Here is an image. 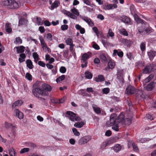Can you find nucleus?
<instances>
[{"mask_svg": "<svg viewBox=\"0 0 156 156\" xmlns=\"http://www.w3.org/2000/svg\"><path fill=\"white\" fill-rule=\"evenodd\" d=\"M2 5L8 6L10 9H17L20 6V3L15 0H5L1 3Z\"/></svg>", "mask_w": 156, "mask_h": 156, "instance_id": "f257e3e1", "label": "nucleus"}, {"mask_svg": "<svg viewBox=\"0 0 156 156\" xmlns=\"http://www.w3.org/2000/svg\"><path fill=\"white\" fill-rule=\"evenodd\" d=\"M125 117L124 113L123 112L121 113L116 119L118 123L122 125H129L131 122V117L127 118L126 119Z\"/></svg>", "mask_w": 156, "mask_h": 156, "instance_id": "f03ea898", "label": "nucleus"}, {"mask_svg": "<svg viewBox=\"0 0 156 156\" xmlns=\"http://www.w3.org/2000/svg\"><path fill=\"white\" fill-rule=\"evenodd\" d=\"M32 92L34 95L36 97H38V94L43 96L47 95V93L46 92H44L43 90L40 88L37 83H36L33 85Z\"/></svg>", "mask_w": 156, "mask_h": 156, "instance_id": "7ed1b4c3", "label": "nucleus"}, {"mask_svg": "<svg viewBox=\"0 0 156 156\" xmlns=\"http://www.w3.org/2000/svg\"><path fill=\"white\" fill-rule=\"evenodd\" d=\"M124 72L123 70L118 69L117 70V78L119 80V87H121L123 85L124 82Z\"/></svg>", "mask_w": 156, "mask_h": 156, "instance_id": "20e7f679", "label": "nucleus"}, {"mask_svg": "<svg viewBox=\"0 0 156 156\" xmlns=\"http://www.w3.org/2000/svg\"><path fill=\"white\" fill-rule=\"evenodd\" d=\"M92 139V136L90 135H86L80 138L78 141L80 145H84L90 141Z\"/></svg>", "mask_w": 156, "mask_h": 156, "instance_id": "39448f33", "label": "nucleus"}, {"mask_svg": "<svg viewBox=\"0 0 156 156\" xmlns=\"http://www.w3.org/2000/svg\"><path fill=\"white\" fill-rule=\"evenodd\" d=\"M67 116L72 121H79L80 120V117L76 116V114L71 111L66 112Z\"/></svg>", "mask_w": 156, "mask_h": 156, "instance_id": "423d86ee", "label": "nucleus"}, {"mask_svg": "<svg viewBox=\"0 0 156 156\" xmlns=\"http://www.w3.org/2000/svg\"><path fill=\"white\" fill-rule=\"evenodd\" d=\"M39 39L43 50L46 52H49L50 49L47 46L43 37L41 36H39Z\"/></svg>", "mask_w": 156, "mask_h": 156, "instance_id": "0eeeda50", "label": "nucleus"}, {"mask_svg": "<svg viewBox=\"0 0 156 156\" xmlns=\"http://www.w3.org/2000/svg\"><path fill=\"white\" fill-rule=\"evenodd\" d=\"M116 115L115 114H112L110 117V120L106 122V124L108 126H111L118 122L116 120Z\"/></svg>", "mask_w": 156, "mask_h": 156, "instance_id": "6e6552de", "label": "nucleus"}, {"mask_svg": "<svg viewBox=\"0 0 156 156\" xmlns=\"http://www.w3.org/2000/svg\"><path fill=\"white\" fill-rule=\"evenodd\" d=\"M117 7V5L115 4H105L103 5L102 6V9L105 10L112 9Z\"/></svg>", "mask_w": 156, "mask_h": 156, "instance_id": "1a4fd4ad", "label": "nucleus"}, {"mask_svg": "<svg viewBox=\"0 0 156 156\" xmlns=\"http://www.w3.org/2000/svg\"><path fill=\"white\" fill-rule=\"evenodd\" d=\"M73 40L70 38H67L65 40V43L67 45L69 46V50L72 53L74 51L73 49L75 45L73 44Z\"/></svg>", "mask_w": 156, "mask_h": 156, "instance_id": "9d476101", "label": "nucleus"}, {"mask_svg": "<svg viewBox=\"0 0 156 156\" xmlns=\"http://www.w3.org/2000/svg\"><path fill=\"white\" fill-rule=\"evenodd\" d=\"M136 90L134 87L129 86L126 88L125 93L128 95L133 94L135 93Z\"/></svg>", "mask_w": 156, "mask_h": 156, "instance_id": "9b49d317", "label": "nucleus"}, {"mask_svg": "<svg viewBox=\"0 0 156 156\" xmlns=\"http://www.w3.org/2000/svg\"><path fill=\"white\" fill-rule=\"evenodd\" d=\"M42 90H43V91L45 92H46L47 93V95L48 94V93L47 92L50 91L51 90V86L47 84L43 83L42 84Z\"/></svg>", "mask_w": 156, "mask_h": 156, "instance_id": "f8f14e48", "label": "nucleus"}, {"mask_svg": "<svg viewBox=\"0 0 156 156\" xmlns=\"http://www.w3.org/2000/svg\"><path fill=\"white\" fill-rule=\"evenodd\" d=\"M62 12L68 17L73 19H76L77 17L74 15L71 12L68 11L63 10L62 11Z\"/></svg>", "mask_w": 156, "mask_h": 156, "instance_id": "ddd939ff", "label": "nucleus"}, {"mask_svg": "<svg viewBox=\"0 0 156 156\" xmlns=\"http://www.w3.org/2000/svg\"><path fill=\"white\" fill-rule=\"evenodd\" d=\"M14 115L18 117L20 119H21L23 118V113L20 111L18 109H16L14 111Z\"/></svg>", "mask_w": 156, "mask_h": 156, "instance_id": "4468645a", "label": "nucleus"}, {"mask_svg": "<svg viewBox=\"0 0 156 156\" xmlns=\"http://www.w3.org/2000/svg\"><path fill=\"white\" fill-rule=\"evenodd\" d=\"M81 18L83 20L86 22L89 26L90 27L93 26L94 23L90 18L85 16H82Z\"/></svg>", "mask_w": 156, "mask_h": 156, "instance_id": "2eb2a0df", "label": "nucleus"}, {"mask_svg": "<svg viewBox=\"0 0 156 156\" xmlns=\"http://www.w3.org/2000/svg\"><path fill=\"white\" fill-rule=\"evenodd\" d=\"M155 83L154 82H151L145 87V88L148 91H151L154 88Z\"/></svg>", "mask_w": 156, "mask_h": 156, "instance_id": "dca6fc26", "label": "nucleus"}, {"mask_svg": "<svg viewBox=\"0 0 156 156\" xmlns=\"http://www.w3.org/2000/svg\"><path fill=\"white\" fill-rule=\"evenodd\" d=\"M135 93H136V96L138 99H140L142 98H143V91L141 90H136Z\"/></svg>", "mask_w": 156, "mask_h": 156, "instance_id": "f3484780", "label": "nucleus"}, {"mask_svg": "<svg viewBox=\"0 0 156 156\" xmlns=\"http://www.w3.org/2000/svg\"><path fill=\"white\" fill-rule=\"evenodd\" d=\"M121 42L123 44L127 47L129 46L133 43L130 40L126 39H122Z\"/></svg>", "mask_w": 156, "mask_h": 156, "instance_id": "a211bd4d", "label": "nucleus"}, {"mask_svg": "<svg viewBox=\"0 0 156 156\" xmlns=\"http://www.w3.org/2000/svg\"><path fill=\"white\" fill-rule=\"evenodd\" d=\"M146 67L149 70L148 71V72H149L150 73H151V72L154 71V70L156 69V66L154 64H151L147 66Z\"/></svg>", "mask_w": 156, "mask_h": 156, "instance_id": "6ab92c4d", "label": "nucleus"}, {"mask_svg": "<svg viewBox=\"0 0 156 156\" xmlns=\"http://www.w3.org/2000/svg\"><path fill=\"white\" fill-rule=\"evenodd\" d=\"M148 55L150 60H152L153 59L154 57L156 55V52L151 51L148 52Z\"/></svg>", "mask_w": 156, "mask_h": 156, "instance_id": "aec40b11", "label": "nucleus"}, {"mask_svg": "<svg viewBox=\"0 0 156 156\" xmlns=\"http://www.w3.org/2000/svg\"><path fill=\"white\" fill-rule=\"evenodd\" d=\"M92 108L94 112L97 114H99L101 113V109L100 108L96 105H93Z\"/></svg>", "mask_w": 156, "mask_h": 156, "instance_id": "412c9836", "label": "nucleus"}, {"mask_svg": "<svg viewBox=\"0 0 156 156\" xmlns=\"http://www.w3.org/2000/svg\"><path fill=\"white\" fill-rule=\"evenodd\" d=\"M59 4L60 2L59 1L57 0H55L51 5L50 9L51 10L54 9L55 8L58 7Z\"/></svg>", "mask_w": 156, "mask_h": 156, "instance_id": "4be33fe9", "label": "nucleus"}, {"mask_svg": "<svg viewBox=\"0 0 156 156\" xmlns=\"http://www.w3.org/2000/svg\"><path fill=\"white\" fill-rule=\"evenodd\" d=\"M76 29L80 31V33L81 34H84L85 32V30L79 24H77L75 25V27Z\"/></svg>", "mask_w": 156, "mask_h": 156, "instance_id": "5701e85b", "label": "nucleus"}, {"mask_svg": "<svg viewBox=\"0 0 156 156\" xmlns=\"http://www.w3.org/2000/svg\"><path fill=\"white\" fill-rule=\"evenodd\" d=\"M15 48L16 49L17 53H22L24 52L25 48L23 46H21L19 47H16L14 48V49Z\"/></svg>", "mask_w": 156, "mask_h": 156, "instance_id": "b1692460", "label": "nucleus"}, {"mask_svg": "<svg viewBox=\"0 0 156 156\" xmlns=\"http://www.w3.org/2000/svg\"><path fill=\"white\" fill-rule=\"evenodd\" d=\"M122 147L119 144H117L115 145L113 147L114 151L116 152H118L122 149Z\"/></svg>", "mask_w": 156, "mask_h": 156, "instance_id": "393cba45", "label": "nucleus"}, {"mask_svg": "<svg viewBox=\"0 0 156 156\" xmlns=\"http://www.w3.org/2000/svg\"><path fill=\"white\" fill-rule=\"evenodd\" d=\"M23 104V101L22 100H18L14 102L12 105V108H14L16 106H19Z\"/></svg>", "mask_w": 156, "mask_h": 156, "instance_id": "a878e982", "label": "nucleus"}, {"mask_svg": "<svg viewBox=\"0 0 156 156\" xmlns=\"http://www.w3.org/2000/svg\"><path fill=\"white\" fill-rule=\"evenodd\" d=\"M115 63L113 61H109L108 64V68L109 69H113L115 67Z\"/></svg>", "mask_w": 156, "mask_h": 156, "instance_id": "bb28decb", "label": "nucleus"}, {"mask_svg": "<svg viewBox=\"0 0 156 156\" xmlns=\"http://www.w3.org/2000/svg\"><path fill=\"white\" fill-rule=\"evenodd\" d=\"M95 80L97 82H101L105 80V78L103 75H100L95 79Z\"/></svg>", "mask_w": 156, "mask_h": 156, "instance_id": "cd10ccee", "label": "nucleus"}, {"mask_svg": "<svg viewBox=\"0 0 156 156\" xmlns=\"http://www.w3.org/2000/svg\"><path fill=\"white\" fill-rule=\"evenodd\" d=\"M27 67L29 69H31L33 68L34 66L32 62L30 59H27L26 61Z\"/></svg>", "mask_w": 156, "mask_h": 156, "instance_id": "c85d7f7f", "label": "nucleus"}, {"mask_svg": "<svg viewBox=\"0 0 156 156\" xmlns=\"http://www.w3.org/2000/svg\"><path fill=\"white\" fill-rule=\"evenodd\" d=\"M120 34L125 36H128L129 35L128 32L124 28H121L119 30Z\"/></svg>", "mask_w": 156, "mask_h": 156, "instance_id": "c756f323", "label": "nucleus"}, {"mask_svg": "<svg viewBox=\"0 0 156 156\" xmlns=\"http://www.w3.org/2000/svg\"><path fill=\"white\" fill-rule=\"evenodd\" d=\"M131 144H132L134 150L136 151H138V148L137 145L134 142H129L128 144V148L130 147V146H129V145Z\"/></svg>", "mask_w": 156, "mask_h": 156, "instance_id": "7c9ffc66", "label": "nucleus"}, {"mask_svg": "<svg viewBox=\"0 0 156 156\" xmlns=\"http://www.w3.org/2000/svg\"><path fill=\"white\" fill-rule=\"evenodd\" d=\"M70 11L72 12V13L74 15H75L76 16H79V15L80 14L78 10L74 7H73V8L70 9Z\"/></svg>", "mask_w": 156, "mask_h": 156, "instance_id": "2f4dec72", "label": "nucleus"}, {"mask_svg": "<svg viewBox=\"0 0 156 156\" xmlns=\"http://www.w3.org/2000/svg\"><path fill=\"white\" fill-rule=\"evenodd\" d=\"M122 21L126 23H128L130 22V19L126 16H123L122 17Z\"/></svg>", "mask_w": 156, "mask_h": 156, "instance_id": "473e14b6", "label": "nucleus"}, {"mask_svg": "<svg viewBox=\"0 0 156 156\" xmlns=\"http://www.w3.org/2000/svg\"><path fill=\"white\" fill-rule=\"evenodd\" d=\"M89 57L90 56L87 54L86 53L83 54L81 58L82 62H85Z\"/></svg>", "mask_w": 156, "mask_h": 156, "instance_id": "72a5a7b5", "label": "nucleus"}, {"mask_svg": "<svg viewBox=\"0 0 156 156\" xmlns=\"http://www.w3.org/2000/svg\"><path fill=\"white\" fill-rule=\"evenodd\" d=\"M84 125V122H76L74 125V126L77 128H81Z\"/></svg>", "mask_w": 156, "mask_h": 156, "instance_id": "f704fd0d", "label": "nucleus"}, {"mask_svg": "<svg viewBox=\"0 0 156 156\" xmlns=\"http://www.w3.org/2000/svg\"><path fill=\"white\" fill-rule=\"evenodd\" d=\"M5 29L7 32L10 33L12 31V29L10 26H9V24L7 23L5 25Z\"/></svg>", "mask_w": 156, "mask_h": 156, "instance_id": "c9c22d12", "label": "nucleus"}, {"mask_svg": "<svg viewBox=\"0 0 156 156\" xmlns=\"http://www.w3.org/2000/svg\"><path fill=\"white\" fill-rule=\"evenodd\" d=\"M65 76L63 75L58 77L56 79V81L58 83H60L61 82L65 79Z\"/></svg>", "mask_w": 156, "mask_h": 156, "instance_id": "e433bc0d", "label": "nucleus"}, {"mask_svg": "<svg viewBox=\"0 0 156 156\" xmlns=\"http://www.w3.org/2000/svg\"><path fill=\"white\" fill-rule=\"evenodd\" d=\"M33 56L34 59V62L37 63L39 59V55L36 52H34L33 54Z\"/></svg>", "mask_w": 156, "mask_h": 156, "instance_id": "4c0bfd02", "label": "nucleus"}, {"mask_svg": "<svg viewBox=\"0 0 156 156\" xmlns=\"http://www.w3.org/2000/svg\"><path fill=\"white\" fill-rule=\"evenodd\" d=\"M153 77V75L151 74L146 78L144 81L143 84L145 85L146 83L149 82Z\"/></svg>", "mask_w": 156, "mask_h": 156, "instance_id": "58836bf2", "label": "nucleus"}, {"mask_svg": "<svg viewBox=\"0 0 156 156\" xmlns=\"http://www.w3.org/2000/svg\"><path fill=\"white\" fill-rule=\"evenodd\" d=\"M9 153L10 156H15L16 154V152H15L14 149L13 148H10L9 150Z\"/></svg>", "mask_w": 156, "mask_h": 156, "instance_id": "ea45409f", "label": "nucleus"}, {"mask_svg": "<svg viewBox=\"0 0 156 156\" xmlns=\"http://www.w3.org/2000/svg\"><path fill=\"white\" fill-rule=\"evenodd\" d=\"M30 151L29 148L25 147L22 149L20 151V154H23L29 152Z\"/></svg>", "mask_w": 156, "mask_h": 156, "instance_id": "a19ab883", "label": "nucleus"}, {"mask_svg": "<svg viewBox=\"0 0 156 156\" xmlns=\"http://www.w3.org/2000/svg\"><path fill=\"white\" fill-rule=\"evenodd\" d=\"M36 24L35 25H36L37 24L38 25H41L43 24V22L41 21V18L39 17H36Z\"/></svg>", "mask_w": 156, "mask_h": 156, "instance_id": "79ce46f5", "label": "nucleus"}, {"mask_svg": "<svg viewBox=\"0 0 156 156\" xmlns=\"http://www.w3.org/2000/svg\"><path fill=\"white\" fill-rule=\"evenodd\" d=\"M114 36V33L112 31L111 29H109L108 32L107 37H113Z\"/></svg>", "mask_w": 156, "mask_h": 156, "instance_id": "37998d69", "label": "nucleus"}, {"mask_svg": "<svg viewBox=\"0 0 156 156\" xmlns=\"http://www.w3.org/2000/svg\"><path fill=\"white\" fill-rule=\"evenodd\" d=\"M11 126V128L12 129V137L13 139H14V135L15 133V130L16 129V126H13L12 125V126Z\"/></svg>", "mask_w": 156, "mask_h": 156, "instance_id": "c03bdc74", "label": "nucleus"}, {"mask_svg": "<svg viewBox=\"0 0 156 156\" xmlns=\"http://www.w3.org/2000/svg\"><path fill=\"white\" fill-rule=\"evenodd\" d=\"M86 77L87 79H91L93 77L92 74L89 72H86L85 73Z\"/></svg>", "mask_w": 156, "mask_h": 156, "instance_id": "a18cd8bd", "label": "nucleus"}, {"mask_svg": "<svg viewBox=\"0 0 156 156\" xmlns=\"http://www.w3.org/2000/svg\"><path fill=\"white\" fill-rule=\"evenodd\" d=\"M72 131L75 135L76 136H80V133L76 128H73L72 129Z\"/></svg>", "mask_w": 156, "mask_h": 156, "instance_id": "49530a36", "label": "nucleus"}, {"mask_svg": "<svg viewBox=\"0 0 156 156\" xmlns=\"http://www.w3.org/2000/svg\"><path fill=\"white\" fill-rule=\"evenodd\" d=\"M134 19L137 22V23H144V21L140 19L139 16L136 15H135Z\"/></svg>", "mask_w": 156, "mask_h": 156, "instance_id": "de8ad7c7", "label": "nucleus"}, {"mask_svg": "<svg viewBox=\"0 0 156 156\" xmlns=\"http://www.w3.org/2000/svg\"><path fill=\"white\" fill-rule=\"evenodd\" d=\"M112 126V129L115 131H118L119 130V126L118 124L116 123L114 125H113Z\"/></svg>", "mask_w": 156, "mask_h": 156, "instance_id": "09e8293b", "label": "nucleus"}, {"mask_svg": "<svg viewBox=\"0 0 156 156\" xmlns=\"http://www.w3.org/2000/svg\"><path fill=\"white\" fill-rule=\"evenodd\" d=\"M146 44L144 42H142L141 43L140 46L141 50L142 51H144L146 49Z\"/></svg>", "mask_w": 156, "mask_h": 156, "instance_id": "8fccbe9b", "label": "nucleus"}, {"mask_svg": "<svg viewBox=\"0 0 156 156\" xmlns=\"http://www.w3.org/2000/svg\"><path fill=\"white\" fill-rule=\"evenodd\" d=\"M149 140L148 139H147L146 138H143L140 139L138 140V142L140 143H144L147 141H149Z\"/></svg>", "mask_w": 156, "mask_h": 156, "instance_id": "3c124183", "label": "nucleus"}, {"mask_svg": "<svg viewBox=\"0 0 156 156\" xmlns=\"http://www.w3.org/2000/svg\"><path fill=\"white\" fill-rule=\"evenodd\" d=\"M66 68L63 66H61L59 69V71L60 73H66Z\"/></svg>", "mask_w": 156, "mask_h": 156, "instance_id": "603ef678", "label": "nucleus"}, {"mask_svg": "<svg viewBox=\"0 0 156 156\" xmlns=\"http://www.w3.org/2000/svg\"><path fill=\"white\" fill-rule=\"evenodd\" d=\"M25 77L26 78L29 80H32V75L28 73H26Z\"/></svg>", "mask_w": 156, "mask_h": 156, "instance_id": "864d4df0", "label": "nucleus"}, {"mask_svg": "<svg viewBox=\"0 0 156 156\" xmlns=\"http://www.w3.org/2000/svg\"><path fill=\"white\" fill-rule=\"evenodd\" d=\"M119 139V138L117 136H115L114 137H112L111 139V141L113 143L116 142Z\"/></svg>", "mask_w": 156, "mask_h": 156, "instance_id": "5fc2aeb1", "label": "nucleus"}, {"mask_svg": "<svg viewBox=\"0 0 156 156\" xmlns=\"http://www.w3.org/2000/svg\"><path fill=\"white\" fill-rule=\"evenodd\" d=\"M101 59L103 61H106L107 59L105 55L104 54H102L100 55Z\"/></svg>", "mask_w": 156, "mask_h": 156, "instance_id": "6e6d98bb", "label": "nucleus"}, {"mask_svg": "<svg viewBox=\"0 0 156 156\" xmlns=\"http://www.w3.org/2000/svg\"><path fill=\"white\" fill-rule=\"evenodd\" d=\"M94 31L95 33L98 37H99V32L98 28L95 27L93 28Z\"/></svg>", "mask_w": 156, "mask_h": 156, "instance_id": "4d7b16f0", "label": "nucleus"}, {"mask_svg": "<svg viewBox=\"0 0 156 156\" xmlns=\"http://www.w3.org/2000/svg\"><path fill=\"white\" fill-rule=\"evenodd\" d=\"M61 29L63 31L67 30L68 28V26L66 25H63L61 26Z\"/></svg>", "mask_w": 156, "mask_h": 156, "instance_id": "13d9d810", "label": "nucleus"}, {"mask_svg": "<svg viewBox=\"0 0 156 156\" xmlns=\"http://www.w3.org/2000/svg\"><path fill=\"white\" fill-rule=\"evenodd\" d=\"M102 91L104 94H107L109 92L110 89L108 88H106L103 89H102Z\"/></svg>", "mask_w": 156, "mask_h": 156, "instance_id": "bf43d9fd", "label": "nucleus"}, {"mask_svg": "<svg viewBox=\"0 0 156 156\" xmlns=\"http://www.w3.org/2000/svg\"><path fill=\"white\" fill-rule=\"evenodd\" d=\"M38 65L42 67H45V64L43 61H39L38 62Z\"/></svg>", "mask_w": 156, "mask_h": 156, "instance_id": "052dcab7", "label": "nucleus"}, {"mask_svg": "<svg viewBox=\"0 0 156 156\" xmlns=\"http://www.w3.org/2000/svg\"><path fill=\"white\" fill-rule=\"evenodd\" d=\"M46 38L48 40L50 41H51L52 40V35L50 33H48L47 34Z\"/></svg>", "mask_w": 156, "mask_h": 156, "instance_id": "680f3d73", "label": "nucleus"}, {"mask_svg": "<svg viewBox=\"0 0 156 156\" xmlns=\"http://www.w3.org/2000/svg\"><path fill=\"white\" fill-rule=\"evenodd\" d=\"M92 47L94 48L97 50H98L100 48L99 45L96 43H94L93 44Z\"/></svg>", "mask_w": 156, "mask_h": 156, "instance_id": "e2e57ef3", "label": "nucleus"}, {"mask_svg": "<svg viewBox=\"0 0 156 156\" xmlns=\"http://www.w3.org/2000/svg\"><path fill=\"white\" fill-rule=\"evenodd\" d=\"M16 43L21 44L22 43V40L20 37H18L16 38Z\"/></svg>", "mask_w": 156, "mask_h": 156, "instance_id": "0e129e2a", "label": "nucleus"}, {"mask_svg": "<svg viewBox=\"0 0 156 156\" xmlns=\"http://www.w3.org/2000/svg\"><path fill=\"white\" fill-rule=\"evenodd\" d=\"M39 30L41 33H42L44 32L45 29L44 27L42 26H40L39 27Z\"/></svg>", "mask_w": 156, "mask_h": 156, "instance_id": "69168bd1", "label": "nucleus"}, {"mask_svg": "<svg viewBox=\"0 0 156 156\" xmlns=\"http://www.w3.org/2000/svg\"><path fill=\"white\" fill-rule=\"evenodd\" d=\"M145 31L146 33L149 34L152 32V29L151 27H148L145 29Z\"/></svg>", "mask_w": 156, "mask_h": 156, "instance_id": "338daca9", "label": "nucleus"}, {"mask_svg": "<svg viewBox=\"0 0 156 156\" xmlns=\"http://www.w3.org/2000/svg\"><path fill=\"white\" fill-rule=\"evenodd\" d=\"M97 17L98 19H100L101 20H103L104 17L101 14H99L97 16Z\"/></svg>", "mask_w": 156, "mask_h": 156, "instance_id": "774afa93", "label": "nucleus"}]
</instances>
